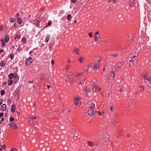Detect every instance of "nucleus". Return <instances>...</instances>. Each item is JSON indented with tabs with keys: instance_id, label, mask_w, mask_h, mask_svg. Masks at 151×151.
<instances>
[{
	"instance_id": "f257e3e1",
	"label": "nucleus",
	"mask_w": 151,
	"mask_h": 151,
	"mask_svg": "<svg viewBox=\"0 0 151 151\" xmlns=\"http://www.w3.org/2000/svg\"><path fill=\"white\" fill-rule=\"evenodd\" d=\"M87 107L89 109H94L95 108V104L93 101H88Z\"/></svg>"
},
{
	"instance_id": "f03ea898",
	"label": "nucleus",
	"mask_w": 151,
	"mask_h": 151,
	"mask_svg": "<svg viewBox=\"0 0 151 151\" xmlns=\"http://www.w3.org/2000/svg\"><path fill=\"white\" fill-rule=\"evenodd\" d=\"M32 61V59L30 57H29L26 60L25 65L26 66H27L29 65Z\"/></svg>"
},
{
	"instance_id": "7ed1b4c3",
	"label": "nucleus",
	"mask_w": 151,
	"mask_h": 151,
	"mask_svg": "<svg viewBox=\"0 0 151 151\" xmlns=\"http://www.w3.org/2000/svg\"><path fill=\"white\" fill-rule=\"evenodd\" d=\"M100 88H98L97 86L95 85L91 87L90 88V91H99Z\"/></svg>"
},
{
	"instance_id": "20e7f679",
	"label": "nucleus",
	"mask_w": 151,
	"mask_h": 151,
	"mask_svg": "<svg viewBox=\"0 0 151 151\" xmlns=\"http://www.w3.org/2000/svg\"><path fill=\"white\" fill-rule=\"evenodd\" d=\"M40 18H38L33 21V23L36 26L38 27V25L40 22Z\"/></svg>"
},
{
	"instance_id": "39448f33",
	"label": "nucleus",
	"mask_w": 151,
	"mask_h": 151,
	"mask_svg": "<svg viewBox=\"0 0 151 151\" xmlns=\"http://www.w3.org/2000/svg\"><path fill=\"white\" fill-rule=\"evenodd\" d=\"M87 114L90 116H93L95 114V111H93V109H91L89 110L87 112Z\"/></svg>"
},
{
	"instance_id": "423d86ee",
	"label": "nucleus",
	"mask_w": 151,
	"mask_h": 151,
	"mask_svg": "<svg viewBox=\"0 0 151 151\" xmlns=\"http://www.w3.org/2000/svg\"><path fill=\"white\" fill-rule=\"evenodd\" d=\"M17 74H15L14 75V76L13 77L14 78V81H13L14 83H16L18 82V79L17 78Z\"/></svg>"
},
{
	"instance_id": "0eeeda50",
	"label": "nucleus",
	"mask_w": 151,
	"mask_h": 151,
	"mask_svg": "<svg viewBox=\"0 0 151 151\" xmlns=\"http://www.w3.org/2000/svg\"><path fill=\"white\" fill-rule=\"evenodd\" d=\"M89 69V66L88 65H86L83 68L84 71H88Z\"/></svg>"
},
{
	"instance_id": "6e6552de",
	"label": "nucleus",
	"mask_w": 151,
	"mask_h": 151,
	"mask_svg": "<svg viewBox=\"0 0 151 151\" xmlns=\"http://www.w3.org/2000/svg\"><path fill=\"white\" fill-rule=\"evenodd\" d=\"M6 104H3L1 106V109L2 110L4 111L6 110Z\"/></svg>"
},
{
	"instance_id": "1a4fd4ad",
	"label": "nucleus",
	"mask_w": 151,
	"mask_h": 151,
	"mask_svg": "<svg viewBox=\"0 0 151 151\" xmlns=\"http://www.w3.org/2000/svg\"><path fill=\"white\" fill-rule=\"evenodd\" d=\"M111 79H113L114 78L115 76V74L114 73V72L113 71L111 74Z\"/></svg>"
},
{
	"instance_id": "9d476101",
	"label": "nucleus",
	"mask_w": 151,
	"mask_h": 151,
	"mask_svg": "<svg viewBox=\"0 0 151 151\" xmlns=\"http://www.w3.org/2000/svg\"><path fill=\"white\" fill-rule=\"evenodd\" d=\"M4 40L5 42L7 43L9 40V36L6 35L4 37Z\"/></svg>"
},
{
	"instance_id": "9b49d317",
	"label": "nucleus",
	"mask_w": 151,
	"mask_h": 151,
	"mask_svg": "<svg viewBox=\"0 0 151 151\" xmlns=\"http://www.w3.org/2000/svg\"><path fill=\"white\" fill-rule=\"evenodd\" d=\"M50 38V35H47L46 37V38H45V42H48L49 40V39Z\"/></svg>"
},
{
	"instance_id": "f8f14e48",
	"label": "nucleus",
	"mask_w": 151,
	"mask_h": 151,
	"mask_svg": "<svg viewBox=\"0 0 151 151\" xmlns=\"http://www.w3.org/2000/svg\"><path fill=\"white\" fill-rule=\"evenodd\" d=\"M99 67V65L98 64H96L94 65V66L93 67V69H97Z\"/></svg>"
},
{
	"instance_id": "ddd939ff",
	"label": "nucleus",
	"mask_w": 151,
	"mask_h": 151,
	"mask_svg": "<svg viewBox=\"0 0 151 151\" xmlns=\"http://www.w3.org/2000/svg\"><path fill=\"white\" fill-rule=\"evenodd\" d=\"M0 65L1 67H3L5 65V61L2 60L1 61L0 63Z\"/></svg>"
},
{
	"instance_id": "4468645a",
	"label": "nucleus",
	"mask_w": 151,
	"mask_h": 151,
	"mask_svg": "<svg viewBox=\"0 0 151 151\" xmlns=\"http://www.w3.org/2000/svg\"><path fill=\"white\" fill-rule=\"evenodd\" d=\"M83 74V73H78V74L76 76L77 78L78 79H80V77H81V76Z\"/></svg>"
},
{
	"instance_id": "2eb2a0df",
	"label": "nucleus",
	"mask_w": 151,
	"mask_h": 151,
	"mask_svg": "<svg viewBox=\"0 0 151 151\" xmlns=\"http://www.w3.org/2000/svg\"><path fill=\"white\" fill-rule=\"evenodd\" d=\"M88 145L90 146V147H92L94 146V144L93 143V142L89 141L88 142Z\"/></svg>"
},
{
	"instance_id": "dca6fc26",
	"label": "nucleus",
	"mask_w": 151,
	"mask_h": 151,
	"mask_svg": "<svg viewBox=\"0 0 151 151\" xmlns=\"http://www.w3.org/2000/svg\"><path fill=\"white\" fill-rule=\"evenodd\" d=\"M8 83V85L9 86H11L13 83V81L12 80H9Z\"/></svg>"
},
{
	"instance_id": "f3484780",
	"label": "nucleus",
	"mask_w": 151,
	"mask_h": 151,
	"mask_svg": "<svg viewBox=\"0 0 151 151\" xmlns=\"http://www.w3.org/2000/svg\"><path fill=\"white\" fill-rule=\"evenodd\" d=\"M14 74L12 73H10L9 76V78L10 79H11L14 76Z\"/></svg>"
},
{
	"instance_id": "a211bd4d",
	"label": "nucleus",
	"mask_w": 151,
	"mask_h": 151,
	"mask_svg": "<svg viewBox=\"0 0 151 151\" xmlns=\"http://www.w3.org/2000/svg\"><path fill=\"white\" fill-rule=\"evenodd\" d=\"M22 41L24 44H25L26 42L27 39L25 37H23L22 39Z\"/></svg>"
},
{
	"instance_id": "6ab92c4d",
	"label": "nucleus",
	"mask_w": 151,
	"mask_h": 151,
	"mask_svg": "<svg viewBox=\"0 0 151 151\" xmlns=\"http://www.w3.org/2000/svg\"><path fill=\"white\" fill-rule=\"evenodd\" d=\"M101 60V58L100 57H99L98 58H95V61H97L98 62H99Z\"/></svg>"
},
{
	"instance_id": "aec40b11",
	"label": "nucleus",
	"mask_w": 151,
	"mask_h": 151,
	"mask_svg": "<svg viewBox=\"0 0 151 151\" xmlns=\"http://www.w3.org/2000/svg\"><path fill=\"white\" fill-rule=\"evenodd\" d=\"M15 106H14V105H12V106L11 111L13 113H14L15 111Z\"/></svg>"
},
{
	"instance_id": "412c9836",
	"label": "nucleus",
	"mask_w": 151,
	"mask_h": 151,
	"mask_svg": "<svg viewBox=\"0 0 151 151\" xmlns=\"http://www.w3.org/2000/svg\"><path fill=\"white\" fill-rule=\"evenodd\" d=\"M52 24V22H49L47 23V25H46V27L44 28V29H45L47 27L49 26H50Z\"/></svg>"
},
{
	"instance_id": "4be33fe9",
	"label": "nucleus",
	"mask_w": 151,
	"mask_h": 151,
	"mask_svg": "<svg viewBox=\"0 0 151 151\" xmlns=\"http://www.w3.org/2000/svg\"><path fill=\"white\" fill-rule=\"evenodd\" d=\"M130 6H134V3L133 0H131L130 2Z\"/></svg>"
},
{
	"instance_id": "5701e85b",
	"label": "nucleus",
	"mask_w": 151,
	"mask_h": 151,
	"mask_svg": "<svg viewBox=\"0 0 151 151\" xmlns=\"http://www.w3.org/2000/svg\"><path fill=\"white\" fill-rule=\"evenodd\" d=\"M17 23L19 24H20L22 23V22L21 21V19L19 17L17 18Z\"/></svg>"
},
{
	"instance_id": "b1692460",
	"label": "nucleus",
	"mask_w": 151,
	"mask_h": 151,
	"mask_svg": "<svg viewBox=\"0 0 151 151\" xmlns=\"http://www.w3.org/2000/svg\"><path fill=\"white\" fill-rule=\"evenodd\" d=\"M9 21L10 22L12 23L14 22L15 21V20L13 18H11L9 19Z\"/></svg>"
},
{
	"instance_id": "393cba45",
	"label": "nucleus",
	"mask_w": 151,
	"mask_h": 151,
	"mask_svg": "<svg viewBox=\"0 0 151 151\" xmlns=\"http://www.w3.org/2000/svg\"><path fill=\"white\" fill-rule=\"evenodd\" d=\"M125 88L124 87H122L120 90V91L121 92H123V91H125Z\"/></svg>"
},
{
	"instance_id": "a878e982",
	"label": "nucleus",
	"mask_w": 151,
	"mask_h": 151,
	"mask_svg": "<svg viewBox=\"0 0 151 151\" xmlns=\"http://www.w3.org/2000/svg\"><path fill=\"white\" fill-rule=\"evenodd\" d=\"M12 127L14 129H16L17 128V126L15 124L13 123V125Z\"/></svg>"
},
{
	"instance_id": "bb28decb",
	"label": "nucleus",
	"mask_w": 151,
	"mask_h": 151,
	"mask_svg": "<svg viewBox=\"0 0 151 151\" xmlns=\"http://www.w3.org/2000/svg\"><path fill=\"white\" fill-rule=\"evenodd\" d=\"M5 93V91L4 90H2L1 92V95H3Z\"/></svg>"
},
{
	"instance_id": "cd10ccee",
	"label": "nucleus",
	"mask_w": 151,
	"mask_h": 151,
	"mask_svg": "<svg viewBox=\"0 0 151 151\" xmlns=\"http://www.w3.org/2000/svg\"><path fill=\"white\" fill-rule=\"evenodd\" d=\"M71 15L69 14L68 15V20L70 21L71 20Z\"/></svg>"
},
{
	"instance_id": "c85d7f7f",
	"label": "nucleus",
	"mask_w": 151,
	"mask_h": 151,
	"mask_svg": "<svg viewBox=\"0 0 151 151\" xmlns=\"http://www.w3.org/2000/svg\"><path fill=\"white\" fill-rule=\"evenodd\" d=\"M84 91H85L86 93H88L90 91V88L88 90H87L86 88H84Z\"/></svg>"
},
{
	"instance_id": "c756f323",
	"label": "nucleus",
	"mask_w": 151,
	"mask_h": 151,
	"mask_svg": "<svg viewBox=\"0 0 151 151\" xmlns=\"http://www.w3.org/2000/svg\"><path fill=\"white\" fill-rule=\"evenodd\" d=\"M20 36L19 35H17L15 37V39H19L20 38Z\"/></svg>"
},
{
	"instance_id": "7c9ffc66",
	"label": "nucleus",
	"mask_w": 151,
	"mask_h": 151,
	"mask_svg": "<svg viewBox=\"0 0 151 151\" xmlns=\"http://www.w3.org/2000/svg\"><path fill=\"white\" fill-rule=\"evenodd\" d=\"M83 59V58L82 56L81 57H80L79 60V61L81 63H82Z\"/></svg>"
},
{
	"instance_id": "2f4dec72",
	"label": "nucleus",
	"mask_w": 151,
	"mask_h": 151,
	"mask_svg": "<svg viewBox=\"0 0 151 151\" xmlns=\"http://www.w3.org/2000/svg\"><path fill=\"white\" fill-rule=\"evenodd\" d=\"M148 75V74L147 73H145L144 74V75L143 76V77L144 78L146 79V78L147 76Z\"/></svg>"
},
{
	"instance_id": "473e14b6",
	"label": "nucleus",
	"mask_w": 151,
	"mask_h": 151,
	"mask_svg": "<svg viewBox=\"0 0 151 151\" xmlns=\"http://www.w3.org/2000/svg\"><path fill=\"white\" fill-rule=\"evenodd\" d=\"M78 52V50H77L76 49L73 50V53H77Z\"/></svg>"
},
{
	"instance_id": "72a5a7b5",
	"label": "nucleus",
	"mask_w": 151,
	"mask_h": 151,
	"mask_svg": "<svg viewBox=\"0 0 151 151\" xmlns=\"http://www.w3.org/2000/svg\"><path fill=\"white\" fill-rule=\"evenodd\" d=\"M9 120L10 122H12L14 120V118L13 117H11Z\"/></svg>"
},
{
	"instance_id": "f704fd0d",
	"label": "nucleus",
	"mask_w": 151,
	"mask_h": 151,
	"mask_svg": "<svg viewBox=\"0 0 151 151\" xmlns=\"http://www.w3.org/2000/svg\"><path fill=\"white\" fill-rule=\"evenodd\" d=\"M122 67V65H117L116 66V68H119V69H120Z\"/></svg>"
},
{
	"instance_id": "c9c22d12",
	"label": "nucleus",
	"mask_w": 151,
	"mask_h": 151,
	"mask_svg": "<svg viewBox=\"0 0 151 151\" xmlns=\"http://www.w3.org/2000/svg\"><path fill=\"white\" fill-rule=\"evenodd\" d=\"M80 99L79 98H76L75 99V101H79Z\"/></svg>"
},
{
	"instance_id": "e433bc0d",
	"label": "nucleus",
	"mask_w": 151,
	"mask_h": 151,
	"mask_svg": "<svg viewBox=\"0 0 151 151\" xmlns=\"http://www.w3.org/2000/svg\"><path fill=\"white\" fill-rule=\"evenodd\" d=\"M14 57V55L12 54H11L10 56V57L11 59H13Z\"/></svg>"
},
{
	"instance_id": "4c0bfd02",
	"label": "nucleus",
	"mask_w": 151,
	"mask_h": 151,
	"mask_svg": "<svg viewBox=\"0 0 151 151\" xmlns=\"http://www.w3.org/2000/svg\"><path fill=\"white\" fill-rule=\"evenodd\" d=\"M1 148L3 150H5L6 149V147L4 145H3V146H2Z\"/></svg>"
},
{
	"instance_id": "58836bf2",
	"label": "nucleus",
	"mask_w": 151,
	"mask_h": 151,
	"mask_svg": "<svg viewBox=\"0 0 151 151\" xmlns=\"http://www.w3.org/2000/svg\"><path fill=\"white\" fill-rule=\"evenodd\" d=\"M77 83L78 84H81L82 83V82L81 81H77Z\"/></svg>"
},
{
	"instance_id": "ea45409f",
	"label": "nucleus",
	"mask_w": 151,
	"mask_h": 151,
	"mask_svg": "<svg viewBox=\"0 0 151 151\" xmlns=\"http://www.w3.org/2000/svg\"><path fill=\"white\" fill-rule=\"evenodd\" d=\"M4 114L2 113H0V118H1L2 117L4 116Z\"/></svg>"
},
{
	"instance_id": "a19ab883",
	"label": "nucleus",
	"mask_w": 151,
	"mask_h": 151,
	"mask_svg": "<svg viewBox=\"0 0 151 151\" xmlns=\"http://www.w3.org/2000/svg\"><path fill=\"white\" fill-rule=\"evenodd\" d=\"M3 26H1L0 27V30L1 31H2L3 30Z\"/></svg>"
},
{
	"instance_id": "79ce46f5",
	"label": "nucleus",
	"mask_w": 151,
	"mask_h": 151,
	"mask_svg": "<svg viewBox=\"0 0 151 151\" xmlns=\"http://www.w3.org/2000/svg\"><path fill=\"white\" fill-rule=\"evenodd\" d=\"M75 104L76 106H78L79 104L80 103L79 101H75Z\"/></svg>"
},
{
	"instance_id": "37998d69",
	"label": "nucleus",
	"mask_w": 151,
	"mask_h": 151,
	"mask_svg": "<svg viewBox=\"0 0 151 151\" xmlns=\"http://www.w3.org/2000/svg\"><path fill=\"white\" fill-rule=\"evenodd\" d=\"M118 55V54H113L112 56H114V57H116Z\"/></svg>"
},
{
	"instance_id": "c03bdc74",
	"label": "nucleus",
	"mask_w": 151,
	"mask_h": 151,
	"mask_svg": "<svg viewBox=\"0 0 151 151\" xmlns=\"http://www.w3.org/2000/svg\"><path fill=\"white\" fill-rule=\"evenodd\" d=\"M52 46V45L51 44H50L49 45V49L50 50H51V48Z\"/></svg>"
},
{
	"instance_id": "a18cd8bd",
	"label": "nucleus",
	"mask_w": 151,
	"mask_h": 151,
	"mask_svg": "<svg viewBox=\"0 0 151 151\" xmlns=\"http://www.w3.org/2000/svg\"><path fill=\"white\" fill-rule=\"evenodd\" d=\"M144 87L143 86H141L140 87V90H141L142 89L144 90Z\"/></svg>"
},
{
	"instance_id": "49530a36",
	"label": "nucleus",
	"mask_w": 151,
	"mask_h": 151,
	"mask_svg": "<svg viewBox=\"0 0 151 151\" xmlns=\"http://www.w3.org/2000/svg\"><path fill=\"white\" fill-rule=\"evenodd\" d=\"M19 15V14L18 13H17L16 15H15V17L16 18H17Z\"/></svg>"
},
{
	"instance_id": "de8ad7c7",
	"label": "nucleus",
	"mask_w": 151,
	"mask_h": 151,
	"mask_svg": "<svg viewBox=\"0 0 151 151\" xmlns=\"http://www.w3.org/2000/svg\"><path fill=\"white\" fill-rule=\"evenodd\" d=\"M30 122H31V121H32L33 120V119H34V118H33V117H31V116H30Z\"/></svg>"
},
{
	"instance_id": "09e8293b",
	"label": "nucleus",
	"mask_w": 151,
	"mask_h": 151,
	"mask_svg": "<svg viewBox=\"0 0 151 151\" xmlns=\"http://www.w3.org/2000/svg\"><path fill=\"white\" fill-rule=\"evenodd\" d=\"M15 150L16 149L14 148H13L11 150V151H16Z\"/></svg>"
},
{
	"instance_id": "8fccbe9b",
	"label": "nucleus",
	"mask_w": 151,
	"mask_h": 151,
	"mask_svg": "<svg viewBox=\"0 0 151 151\" xmlns=\"http://www.w3.org/2000/svg\"><path fill=\"white\" fill-rule=\"evenodd\" d=\"M5 44L4 43H3V42H2V46L3 47H5Z\"/></svg>"
},
{
	"instance_id": "3c124183",
	"label": "nucleus",
	"mask_w": 151,
	"mask_h": 151,
	"mask_svg": "<svg viewBox=\"0 0 151 151\" xmlns=\"http://www.w3.org/2000/svg\"><path fill=\"white\" fill-rule=\"evenodd\" d=\"M76 1L77 0H71V1L73 3H75L76 2Z\"/></svg>"
},
{
	"instance_id": "603ef678",
	"label": "nucleus",
	"mask_w": 151,
	"mask_h": 151,
	"mask_svg": "<svg viewBox=\"0 0 151 151\" xmlns=\"http://www.w3.org/2000/svg\"><path fill=\"white\" fill-rule=\"evenodd\" d=\"M89 36L91 37H92V35L91 33H89Z\"/></svg>"
},
{
	"instance_id": "864d4df0",
	"label": "nucleus",
	"mask_w": 151,
	"mask_h": 151,
	"mask_svg": "<svg viewBox=\"0 0 151 151\" xmlns=\"http://www.w3.org/2000/svg\"><path fill=\"white\" fill-rule=\"evenodd\" d=\"M9 126L10 127H12V126H13V123H10L9 124Z\"/></svg>"
},
{
	"instance_id": "5fc2aeb1",
	"label": "nucleus",
	"mask_w": 151,
	"mask_h": 151,
	"mask_svg": "<svg viewBox=\"0 0 151 151\" xmlns=\"http://www.w3.org/2000/svg\"><path fill=\"white\" fill-rule=\"evenodd\" d=\"M2 103V100L1 99H0V105H1Z\"/></svg>"
},
{
	"instance_id": "6e6d98bb",
	"label": "nucleus",
	"mask_w": 151,
	"mask_h": 151,
	"mask_svg": "<svg viewBox=\"0 0 151 151\" xmlns=\"http://www.w3.org/2000/svg\"><path fill=\"white\" fill-rule=\"evenodd\" d=\"M128 38H127V40L128 41H129V40H130L131 39H130V36H128Z\"/></svg>"
},
{
	"instance_id": "4d7b16f0",
	"label": "nucleus",
	"mask_w": 151,
	"mask_h": 151,
	"mask_svg": "<svg viewBox=\"0 0 151 151\" xmlns=\"http://www.w3.org/2000/svg\"><path fill=\"white\" fill-rule=\"evenodd\" d=\"M110 110H111V111H112L113 109V107H112V106H111V107H110Z\"/></svg>"
},
{
	"instance_id": "13d9d810",
	"label": "nucleus",
	"mask_w": 151,
	"mask_h": 151,
	"mask_svg": "<svg viewBox=\"0 0 151 151\" xmlns=\"http://www.w3.org/2000/svg\"><path fill=\"white\" fill-rule=\"evenodd\" d=\"M33 81L32 80V81H30L29 82V83H33Z\"/></svg>"
},
{
	"instance_id": "bf43d9fd",
	"label": "nucleus",
	"mask_w": 151,
	"mask_h": 151,
	"mask_svg": "<svg viewBox=\"0 0 151 151\" xmlns=\"http://www.w3.org/2000/svg\"><path fill=\"white\" fill-rule=\"evenodd\" d=\"M113 1L114 3H115L116 2V0H110L109 1Z\"/></svg>"
},
{
	"instance_id": "052dcab7",
	"label": "nucleus",
	"mask_w": 151,
	"mask_h": 151,
	"mask_svg": "<svg viewBox=\"0 0 151 151\" xmlns=\"http://www.w3.org/2000/svg\"><path fill=\"white\" fill-rule=\"evenodd\" d=\"M104 139L105 141H107V138H106V137H104Z\"/></svg>"
},
{
	"instance_id": "680f3d73",
	"label": "nucleus",
	"mask_w": 151,
	"mask_h": 151,
	"mask_svg": "<svg viewBox=\"0 0 151 151\" xmlns=\"http://www.w3.org/2000/svg\"><path fill=\"white\" fill-rule=\"evenodd\" d=\"M47 87L48 88H50V86L49 85H47Z\"/></svg>"
},
{
	"instance_id": "e2e57ef3",
	"label": "nucleus",
	"mask_w": 151,
	"mask_h": 151,
	"mask_svg": "<svg viewBox=\"0 0 151 151\" xmlns=\"http://www.w3.org/2000/svg\"><path fill=\"white\" fill-rule=\"evenodd\" d=\"M52 64H54V61L53 60H52Z\"/></svg>"
},
{
	"instance_id": "0e129e2a",
	"label": "nucleus",
	"mask_w": 151,
	"mask_h": 151,
	"mask_svg": "<svg viewBox=\"0 0 151 151\" xmlns=\"http://www.w3.org/2000/svg\"><path fill=\"white\" fill-rule=\"evenodd\" d=\"M97 40H98V38L95 37V41H96Z\"/></svg>"
},
{
	"instance_id": "69168bd1",
	"label": "nucleus",
	"mask_w": 151,
	"mask_h": 151,
	"mask_svg": "<svg viewBox=\"0 0 151 151\" xmlns=\"http://www.w3.org/2000/svg\"><path fill=\"white\" fill-rule=\"evenodd\" d=\"M4 51V50L3 49H1L0 50V53Z\"/></svg>"
},
{
	"instance_id": "338daca9",
	"label": "nucleus",
	"mask_w": 151,
	"mask_h": 151,
	"mask_svg": "<svg viewBox=\"0 0 151 151\" xmlns=\"http://www.w3.org/2000/svg\"><path fill=\"white\" fill-rule=\"evenodd\" d=\"M99 32H97L96 33V35H99Z\"/></svg>"
},
{
	"instance_id": "774afa93",
	"label": "nucleus",
	"mask_w": 151,
	"mask_h": 151,
	"mask_svg": "<svg viewBox=\"0 0 151 151\" xmlns=\"http://www.w3.org/2000/svg\"><path fill=\"white\" fill-rule=\"evenodd\" d=\"M2 42H3V38H1V40H0Z\"/></svg>"
}]
</instances>
